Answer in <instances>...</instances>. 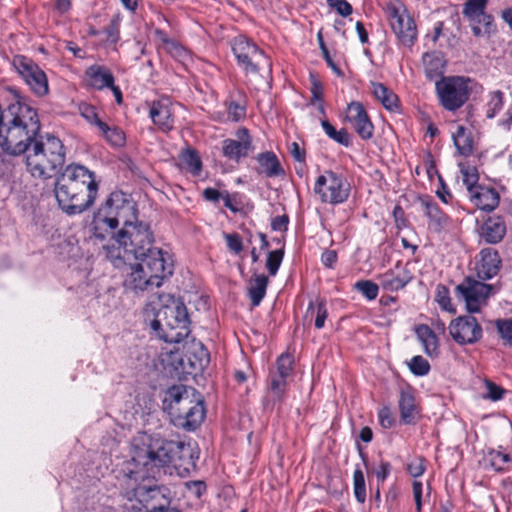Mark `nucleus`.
<instances>
[{
    "label": "nucleus",
    "mask_w": 512,
    "mask_h": 512,
    "mask_svg": "<svg viewBox=\"0 0 512 512\" xmlns=\"http://www.w3.org/2000/svg\"><path fill=\"white\" fill-rule=\"evenodd\" d=\"M112 244L104 245L106 257L119 267L122 260L133 256L138 262L130 265L124 286L133 292L158 288L163 280L173 273L171 254L162 248L154 247V236L150 226L139 221L138 217L130 221L108 237Z\"/></svg>",
    "instance_id": "nucleus-1"
},
{
    "label": "nucleus",
    "mask_w": 512,
    "mask_h": 512,
    "mask_svg": "<svg viewBox=\"0 0 512 512\" xmlns=\"http://www.w3.org/2000/svg\"><path fill=\"white\" fill-rule=\"evenodd\" d=\"M97 191L94 173L79 164L66 166L55 184L58 205L68 215L87 210L94 203Z\"/></svg>",
    "instance_id": "nucleus-2"
},
{
    "label": "nucleus",
    "mask_w": 512,
    "mask_h": 512,
    "mask_svg": "<svg viewBox=\"0 0 512 512\" xmlns=\"http://www.w3.org/2000/svg\"><path fill=\"white\" fill-rule=\"evenodd\" d=\"M189 448L181 442L165 441L143 435L133 442L131 463L125 470L126 475L135 481L145 477L150 468L167 465L178 466Z\"/></svg>",
    "instance_id": "nucleus-3"
},
{
    "label": "nucleus",
    "mask_w": 512,
    "mask_h": 512,
    "mask_svg": "<svg viewBox=\"0 0 512 512\" xmlns=\"http://www.w3.org/2000/svg\"><path fill=\"white\" fill-rule=\"evenodd\" d=\"M36 130L26 152L28 172L35 178L48 179L54 176L65 163L62 141L51 133L44 135Z\"/></svg>",
    "instance_id": "nucleus-4"
},
{
    "label": "nucleus",
    "mask_w": 512,
    "mask_h": 512,
    "mask_svg": "<svg viewBox=\"0 0 512 512\" xmlns=\"http://www.w3.org/2000/svg\"><path fill=\"white\" fill-rule=\"evenodd\" d=\"M138 217V208L133 198L122 191L112 192L94 215V237L107 239L120 224L124 226Z\"/></svg>",
    "instance_id": "nucleus-5"
},
{
    "label": "nucleus",
    "mask_w": 512,
    "mask_h": 512,
    "mask_svg": "<svg viewBox=\"0 0 512 512\" xmlns=\"http://www.w3.org/2000/svg\"><path fill=\"white\" fill-rule=\"evenodd\" d=\"M161 307L155 313L151 327L162 330L159 336L169 343H178L189 334V318L185 305L171 295H160Z\"/></svg>",
    "instance_id": "nucleus-6"
},
{
    "label": "nucleus",
    "mask_w": 512,
    "mask_h": 512,
    "mask_svg": "<svg viewBox=\"0 0 512 512\" xmlns=\"http://www.w3.org/2000/svg\"><path fill=\"white\" fill-rule=\"evenodd\" d=\"M167 400L177 425L193 431L205 418L203 401L195 397L194 390L184 385H175L167 391Z\"/></svg>",
    "instance_id": "nucleus-7"
},
{
    "label": "nucleus",
    "mask_w": 512,
    "mask_h": 512,
    "mask_svg": "<svg viewBox=\"0 0 512 512\" xmlns=\"http://www.w3.org/2000/svg\"><path fill=\"white\" fill-rule=\"evenodd\" d=\"M471 80L463 76L442 77L436 81V92L441 105L449 111L461 108L469 99Z\"/></svg>",
    "instance_id": "nucleus-8"
},
{
    "label": "nucleus",
    "mask_w": 512,
    "mask_h": 512,
    "mask_svg": "<svg viewBox=\"0 0 512 512\" xmlns=\"http://www.w3.org/2000/svg\"><path fill=\"white\" fill-rule=\"evenodd\" d=\"M389 25L399 42L405 46H412L417 40V27L404 4L398 0L387 3L385 7Z\"/></svg>",
    "instance_id": "nucleus-9"
},
{
    "label": "nucleus",
    "mask_w": 512,
    "mask_h": 512,
    "mask_svg": "<svg viewBox=\"0 0 512 512\" xmlns=\"http://www.w3.org/2000/svg\"><path fill=\"white\" fill-rule=\"evenodd\" d=\"M232 50L238 63L247 73H257L261 69L270 70L271 64L263 51L250 42L245 36L234 38Z\"/></svg>",
    "instance_id": "nucleus-10"
},
{
    "label": "nucleus",
    "mask_w": 512,
    "mask_h": 512,
    "mask_svg": "<svg viewBox=\"0 0 512 512\" xmlns=\"http://www.w3.org/2000/svg\"><path fill=\"white\" fill-rule=\"evenodd\" d=\"M349 184L346 179L333 171H326L320 175L315 183L314 191L321 201L330 204H339L349 196Z\"/></svg>",
    "instance_id": "nucleus-11"
},
{
    "label": "nucleus",
    "mask_w": 512,
    "mask_h": 512,
    "mask_svg": "<svg viewBox=\"0 0 512 512\" xmlns=\"http://www.w3.org/2000/svg\"><path fill=\"white\" fill-rule=\"evenodd\" d=\"M455 292L457 298L465 302L467 311L476 313L486 304L487 299L494 292V287L467 277L456 286Z\"/></svg>",
    "instance_id": "nucleus-12"
},
{
    "label": "nucleus",
    "mask_w": 512,
    "mask_h": 512,
    "mask_svg": "<svg viewBox=\"0 0 512 512\" xmlns=\"http://www.w3.org/2000/svg\"><path fill=\"white\" fill-rule=\"evenodd\" d=\"M13 66L37 95H45L48 92L47 76L32 59L16 55L13 58Z\"/></svg>",
    "instance_id": "nucleus-13"
},
{
    "label": "nucleus",
    "mask_w": 512,
    "mask_h": 512,
    "mask_svg": "<svg viewBox=\"0 0 512 512\" xmlns=\"http://www.w3.org/2000/svg\"><path fill=\"white\" fill-rule=\"evenodd\" d=\"M448 329L452 339L460 345L473 344L482 337V327L472 316L457 317Z\"/></svg>",
    "instance_id": "nucleus-14"
},
{
    "label": "nucleus",
    "mask_w": 512,
    "mask_h": 512,
    "mask_svg": "<svg viewBox=\"0 0 512 512\" xmlns=\"http://www.w3.org/2000/svg\"><path fill=\"white\" fill-rule=\"evenodd\" d=\"M3 120L1 125H11L14 128H29L36 126L39 128V120L37 113L31 107L16 103L11 104L7 111L3 112Z\"/></svg>",
    "instance_id": "nucleus-15"
},
{
    "label": "nucleus",
    "mask_w": 512,
    "mask_h": 512,
    "mask_svg": "<svg viewBox=\"0 0 512 512\" xmlns=\"http://www.w3.org/2000/svg\"><path fill=\"white\" fill-rule=\"evenodd\" d=\"M253 150L252 137L249 135L248 130H242L235 139L229 138L222 142L223 156L236 163L248 157Z\"/></svg>",
    "instance_id": "nucleus-16"
},
{
    "label": "nucleus",
    "mask_w": 512,
    "mask_h": 512,
    "mask_svg": "<svg viewBox=\"0 0 512 512\" xmlns=\"http://www.w3.org/2000/svg\"><path fill=\"white\" fill-rule=\"evenodd\" d=\"M33 137L22 134L21 130H0V147L11 155L26 153Z\"/></svg>",
    "instance_id": "nucleus-17"
},
{
    "label": "nucleus",
    "mask_w": 512,
    "mask_h": 512,
    "mask_svg": "<svg viewBox=\"0 0 512 512\" xmlns=\"http://www.w3.org/2000/svg\"><path fill=\"white\" fill-rule=\"evenodd\" d=\"M500 256L494 248H484L478 254L476 263L477 276L488 280L496 276L501 268Z\"/></svg>",
    "instance_id": "nucleus-18"
},
{
    "label": "nucleus",
    "mask_w": 512,
    "mask_h": 512,
    "mask_svg": "<svg viewBox=\"0 0 512 512\" xmlns=\"http://www.w3.org/2000/svg\"><path fill=\"white\" fill-rule=\"evenodd\" d=\"M412 278L413 276L407 269L406 265L397 264L395 268L380 275L379 281L384 290L395 292L403 289L409 282H411Z\"/></svg>",
    "instance_id": "nucleus-19"
},
{
    "label": "nucleus",
    "mask_w": 512,
    "mask_h": 512,
    "mask_svg": "<svg viewBox=\"0 0 512 512\" xmlns=\"http://www.w3.org/2000/svg\"><path fill=\"white\" fill-rule=\"evenodd\" d=\"M175 108L176 105L169 97H161L152 102L149 115L155 125L171 127Z\"/></svg>",
    "instance_id": "nucleus-20"
},
{
    "label": "nucleus",
    "mask_w": 512,
    "mask_h": 512,
    "mask_svg": "<svg viewBox=\"0 0 512 512\" xmlns=\"http://www.w3.org/2000/svg\"><path fill=\"white\" fill-rule=\"evenodd\" d=\"M257 161L256 171L260 175L267 178L282 177L285 175V170L277 157L272 151H265L257 154L255 157Z\"/></svg>",
    "instance_id": "nucleus-21"
},
{
    "label": "nucleus",
    "mask_w": 512,
    "mask_h": 512,
    "mask_svg": "<svg viewBox=\"0 0 512 512\" xmlns=\"http://www.w3.org/2000/svg\"><path fill=\"white\" fill-rule=\"evenodd\" d=\"M469 198L475 206L484 211L494 210L500 200L499 193L493 187L481 185L469 194Z\"/></svg>",
    "instance_id": "nucleus-22"
},
{
    "label": "nucleus",
    "mask_w": 512,
    "mask_h": 512,
    "mask_svg": "<svg viewBox=\"0 0 512 512\" xmlns=\"http://www.w3.org/2000/svg\"><path fill=\"white\" fill-rule=\"evenodd\" d=\"M398 406L402 422L405 424L414 423L419 414V407L413 389L407 387L400 391Z\"/></svg>",
    "instance_id": "nucleus-23"
},
{
    "label": "nucleus",
    "mask_w": 512,
    "mask_h": 512,
    "mask_svg": "<svg viewBox=\"0 0 512 512\" xmlns=\"http://www.w3.org/2000/svg\"><path fill=\"white\" fill-rule=\"evenodd\" d=\"M452 139L458 154L467 157L477 149L480 133L477 130H457Z\"/></svg>",
    "instance_id": "nucleus-24"
},
{
    "label": "nucleus",
    "mask_w": 512,
    "mask_h": 512,
    "mask_svg": "<svg viewBox=\"0 0 512 512\" xmlns=\"http://www.w3.org/2000/svg\"><path fill=\"white\" fill-rule=\"evenodd\" d=\"M506 234V225L501 217H489L480 227V236L487 243L496 244Z\"/></svg>",
    "instance_id": "nucleus-25"
},
{
    "label": "nucleus",
    "mask_w": 512,
    "mask_h": 512,
    "mask_svg": "<svg viewBox=\"0 0 512 512\" xmlns=\"http://www.w3.org/2000/svg\"><path fill=\"white\" fill-rule=\"evenodd\" d=\"M87 81L95 89H103L112 86L114 77L111 71L100 65H93L86 70Z\"/></svg>",
    "instance_id": "nucleus-26"
},
{
    "label": "nucleus",
    "mask_w": 512,
    "mask_h": 512,
    "mask_svg": "<svg viewBox=\"0 0 512 512\" xmlns=\"http://www.w3.org/2000/svg\"><path fill=\"white\" fill-rule=\"evenodd\" d=\"M415 333L424 352L431 357L437 356L439 352L438 339L432 329L428 325L421 324L415 328Z\"/></svg>",
    "instance_id": "nucleus-27"
},
{
    "label": "nucleus",
    "mask_w": 512,
    "mask_h": 512,
    "mask_svg": "<svg viewBox=\"0 0 512 512\" xmlns=\"http://www.w3.org/2000/svg\"><path fill=\"white\" fill-rule=\"evenodd\" d=\"M345 121L354 128H366L372 125L363 105L359 102H352L348 105Z\"/></svg>",
    "instance_id": "nucleus-28"
},
{
    "label": "nucleus",
    "mask_w": 512,
    "mask_h": 512,
    "mask_svg": "<svg viewBox=\"0 0 512 512\" xmlns=\"http://www.w3.org/2000/svg\"><path fill=\"white\" fill-rule=\"evenodd\" d=\"M227 120L239 122L246 116V99L241 91L233 93L227 105Z\"/></svg>",
    "instance_id": "nucleus-29"
},
{
    "label": "nucleus",
    "mask_w": 512,
    "mask_h": 512,
    "mask_svg": "<svg viewBox=\"0 0 512 512\" xmlns=\"http://www.w3.org/2000/svg\"><path fill=\"white\" fill-rule=\"evenodd\" d=\"M423 64L426 76L432 80L442 76L445 69V60L440 53L431 52L423 56Z\"/></svg>",
    "instance_id": "nucleus-30"
},
{
    "label": "nucleus",
    "mask_w": 512,
    "mask_h": 512,
    "mask_svg": "<svg viewBox=\"0 0 512 512\" xmlns=\"http://www.w3.org/2000/svg\"><path fill=\"white\" fill-rule=\"evenodd\" d=\"M268 277L264 274H256L249 282L248 293L254 307L259 306L266 295Z\"/></svg>",
    "instance_id": "nucleus-31"
},
{
    "label": "nucleus",
    "mask_w": 512,
    "mask_h": 512,
    "mask_svg": "<svg viewBox=\"0 0 512 512\" xmlns=\"http://www.w3.org/2000/svg\"><path fill=\"white\" fill-rule=\"evenodd\" d=\"M488 0H468L464 4L463 15L468 20H477L481 17L482 21L489 23V14L485 12L486 4Z\"/></svg>",
    "instance_id": "nucleus-32"
},
{
    "label": "nucleus",
    "mask_w": 512,
    "mask_h": 512,
    "mask_svg": "<svg viewBox=\"0 0 512 512\" xmlns=\"http://www.w3.org/2000/svg\"><path fill=\"white\" fill-rule=\"evenodd\" d=\"M371 85L373 95L386 109L393 110L397 107L398 97L395 93L382 83L373 82Z\"/></svg>",
    "instance_id": "nucleus-33"
},
{
    "label": "nucleus",
    "mask_w": 512,
    "mask_h": 512,
    "mask_svg": "<svg viewBox=\"0 0 512 512\" xmlns=\"http://www.w3.org/2000/svg\"><path fill=\"white\" fill-rule=\"evenodd\" d=\"M181 165L192 175L198 176L202 171V161L197 151L187 148L180 154Z\"/></svg>",
    "instance_id": "nucleus-34"
},
{
    "label": "nucleus",
    "mask_w": 512,
    "mask_h": 512,
    "mask_svg": "<svg viewBox=\"0 0 512 512\" xmlns=\"http://www.w3.org/2000/svg\"><path fill=\"white\" fill-rule=\"evenodd\" d=\"M484 461L495 471H504L511 462V456L508 453L491 449L486 453Z\"/></svg>",
    "instance_id": "nucleus-35"
},
{
    "label": "nucleus",
    "mask_w": 512,
    "mask_h": 512,
    "mask_svg": "<svg viewBox=\"0 0 512 512\" xmlns=\"http://www.w3.org/2000/svg\"><path fill=\"white\" fill-rule=\"evenodd\" d=\"M435 301L438 303L442 310L450 314L456 313V308L452 303L449 289L445 285L438 284L436 286Z\"/></svg>",
    "instance_id": "nucleus-36"
},
{
    "label": "nucleus",
    "mask_w": 512,
    "mask_h": 512,
    "mask_svg": "<svg viewBox=\"0 0 512 512\" xmlns=\"http://www.w3.org/2000/svg\"><path fill=\"white\" fill-rule=\"evenodd\" d=\"M353 491L356 500L363 504L366 500V483L364 473L360 468H356L353 473Z\"/></svg>",
    "instance_id": "nucleus-37"
},
{
    "label": "nucleus",
    "mask_w": 512,
    "mask_h": 512,
    "mask_svg": "<svg viewBox=\"0 0 512 512\" xmlns=\"http://www.w3.org/2000/svg\"><path fill=\"white\" fill-rule=\"evenodd\" d=\"M470 27L474 36L476 37H489L494 31L493 17L489 15V23L482 21L481 17L477 20H469Z\"/></svg>",
    "instance_id": "nucleus-38"
},
{
    "label": "nucleus",
    "mask_w": 512,
    "mask_h": 512,
    "mask_svg": "<svg viewBox=\"0 0 512 512\" xmlns=\"http://www.w3.org/2000/svg\"><path fill=\"white\" fill-rule=\"evenodd\" d=\"M503 99L504 94L499 90L489 94V100L486 105V116L488 118H493L503 108Z\"/></svg>",
    "instance_id": "nucleus-39"
},
{
    "label": "nucleus",
    "mask_w": 512,
    "mask_h": 512,
    "mask_svg": "<svg viewBox=\"0 0 512 512\" xmlns=\"http://www.w3.org/2000/svg\"><path fill=\"white\" fill-rule=\"evenodd\" d=\"M355 289L361 292L368 300H374L378 296L379 286L370 280L357 281Z\"/></svg>",
    "instance_id": "nucleus-40"
},
{
    "label": "nucleus",
    "mask_w": 512,
    "mask_h": 512,
    "mask_svg": "<svg viewBox=\"0 0 512 512\" xmlns=\"http://www.w3.org/2000/svg\"><path fill=\"white\" fill-rule=\"evenodd\" d=\"M286 388V378L280 376H272L269 386V396L273 401H279Z\"/></svg>",
    "instance_id": "nucleus-41"
},
{
    "label": "nucleus",
    "mask_w": 512,
    "mask_h": 512,
    "mask_svg": "<svg viewBox=\"0 0 512 512\" xmlns=\"http://www.w3.org/2000/svg\"><path fill=\"white\" fill-rule=\"evenodd\" d=\"M294 359L290 354H281L276 362L277 376L287 378L293 369Z\"/></svg>",
    "instance_id": "nucleus-42"
},
{
    "label": "nucleus",
    "mask_w": 512,
    "mask_h": 512,
    "mask_svg": "<svg viewBox=\"0 0 512 512\" xmlns=\"http://www.w3.org/2000/svg\"><path fill=\"white\" fill-rule=\"evenodd\" d=\"M408 365L411 372L416 376H424L430 371L429 362L420 355L414 356Z\"/></svg>",
    "instance_id": "nucleus-43"
},
{
    "label": "nucleus",
    "mask_w": 512,
    "mask_h": 512,
    "mask_svg": "<svg viewBox=\"0 0 512 512\" xmlns=\"http://www.w3.org/2000/svg\"><path fill=\"white\" fill-rule=\"evenodd\" d=\"M284 250L277 249L268 253L266 267L271 276H275L283 260Z\"/></svg>",
    "instance_id": "nucleus-44"
},
{
    "label": "nucleus",
    "mask_w": 512,
    "mask_h": 512,
    "mask_svg": "<svg viewBox=\"0 0 512 512\" xmlns=\"http://www.w3.org/2000/svg\"><path fill=\"white\" fill-rule=\"evenodd\" d=\"M461 173L463 177V183L465 184L469 194L473 192V189H476L480 186L477 184L478 174L475 168L461 166Z\"/></svg>",
    "instance_id": "nucleus-45"
},
{
    "label": "nucleus",
    "mask_w": 512,
    "mask_h": 512,
    "mask_svg": "<svg viewBox=\"0 0 512 512\" xmlns=\"http://www.w3.org/2000/svg\"><path fill=\"white\" fill-rule=\"evenodd\" d=\"M496 327L505 344L512 346V318L497 320Z\"/></svg>",
    "instance_id": "nucleus-46"
},
{
    "label": "nucleus",
    "mask_w": 512,
    "mask_h": 512,
    "mask_svg": "<svg viewBox=\"0 0 512 512\" xmlns=\"http://www.w3.org/2000/svg\"><path fill=\"white\" fill-rule=\"evenodd\" d=\"M101 133L113 147H122L125 144L126 136L123 130H101Z\"/></svg>",
    "instance_id": "nucleus-47"
},
{
    "label": "nucleus",
    "mask_w": 512,
    "mask_h": 512,
    "mask_svg": "<svg viewBox=\"0 0 512 512\" xmlns=\"http://www.w3.org/2000/svg\"><path fill=\"white\" fill-rule=\"evenodd\" d=\"M427 217L436 222L439 226H444L447 223V216L439 209L435 203H426Z\"/></svg>",
    "instance_id": "nucleus-48"
},
{
    "label": "nucleus",
    "mask_w": 512,
    "mask_h": 512,
    "mask_svg": "<svg viewBox=\"0 0 512 512\" xmlns=\"http://www.w3.org/2000/svg\"><path fill=\"white\" fill-rule=\"evenodd\" d=\"M314 309L316 310L315 327L317 329H321L324 327L325 320L328 316L325 301H323V300L319 301L316 304V307H314L313 303H310L308 310H314Z\"/></svg>",
    "instance_id": "nucleus-49"
},
{
    "label": "nucleus",
    "mask_w": 512,
    "mask_h": 512,
    "mask_svg": "<svg viewBox=\"0 0 512 512\" xmlns=\"http://www.w3.org/2000/svg\"><path fill=\"white\" fill-rule=\"evenodd\" d=\"M311 92L313 95V99L316 100V103H313L312 105L316 107V110L319 114L324 113V108L322 104L320 103V99L323 95V87L321 83L314 77L311 76Z\"/></svg>",
    "instance_id": "nucleus-50"
},
{
    "label": "nucleus",
    "mask_w": 512,
    "mask_h": 512,
    "mask_svg": "<svg viewBox=\"0 0 512 512\" xmlns=\"http://www.w3.org/2000/svg\"><path fill=\"white\" fill-rule=\"evenodd\" d=\"M80 110L81 115L87 120V122L90 125H97L98 128H109L101 122L94 107L90 105H84L81 106Z\"/></svg>",
    "instance_id": "nucleus-51"
},
{
    "label": "nucleus",
    "mask_w": 512,
    "mask_h": 512,
    "mask_svg": "<svg viewBox=\"0 0 512 512\" xmlns=\"http://www.w3.org/2000/svg\"><path fill=\"white\" fill-rule=\"evenodd\" d=\"M228 249L234 254H239L243 250L242 239L237 233L224 234Z\"/></svg>",
    "instance_id": "nucleus-52"
},
{
    "label": "nucleus",
    "mask_w": 512,
    "mask_h": 512,
    "mask_svg": "<svg viewBox=\"0 0 512 512\" xmlns=\"http://www.w3.org/2000/svg\"><path fill=\"white\" fill-rule=\"evenodd\" d=\"M196 350V361L192 362L191 365L195 368L202 369L209 362V354L208 351L204 348L201 343L195 345Z\"/></svg>",
    "instance_id": "nucleus-53"
},
{
    "label": "nucleus",
    "mask_w": 512,
    "mask_h": 512,
    "mask_svg": "<svg viewBox=\"0 0 512 512\" xmlns=\"http://www.w3.org/2000/svg\"><path fill=\"white\" fill-rule=\"evenodd\" d=\"M407 470L412 477H420L426 470L425 460L421 457L415 458L408 464Z\"/></svg>",
    "instance_id": "nucleus-54"
},
{
    "label": "nucleus",
    "mask_w": 512,
    "mask_h": 512,
    "mask_svg": "<svg viewBox=\"0 0 512 512\" xmlns=\"http://www.w3.org/2000/svg\"><path fill=\"white\" fill-rule=\"evenodd\" d=\"M327 3L343 17H347L352 13V6L346 0H327Z\"/></svg>",
    "instance_id": "nucleus-55"
},
{
    "label": "nucleus",
    "mask_w": 512,
    "mask_h": 512,
    "mask_svg": "<svg viewBox=\"0 0 512 512\" xmlns=\"http://www.w3.org/2000/svg\"><path fill=\"white\" fill-rule=\"evenodd\" d=\"M378 420L383 428L390 429L394 425L391 409L387 406L381 408L378 412Z\"/></svg>",
    "instance_id": "nucleus-56"
},
{
    "label": "nucleus",
    "mask_w": 512,
    "mask_h": 512,
    "mask_svg": "<svg viewBox=\"0 0 512 512\" xmlns=\"http://www.w3.org/2000/svg\"><path fill=\"white\" fill-rule=\"evenodd\" d=\"M325 132L329 138L344 146H349L351 143V139L347 130H325Z\"/></svg>",
    "instance_id": "nucleus-57"
},
{
    "label": "nucleus",
    "mask_w": 512,
    "mask_h": 512,
    "mask_svg": "<svg viewBox=\"0 0 512 512\" xmlns=\"http://www.w3.org/2000/svg\"><path fill=\"white\" fill-rule=\"evenodd\" d=\"M487 395L486 397L492 401H498L503 397L505 390L493 383L492 381H486Z\"/></svg>",
    "instance_id": "nucleus-58"
},
{
    "label": "nucleus",
    "mask_w": 512,
    "mask_h": 512,
    "mask_svg": "<svg viewBox=\"0 0 512 512\" xmlns=\"http://www.w3.org/2000/svg\"><path fill=\"white\" fill-rule=\"evenodd\" d=\"M392 466L387 461H380L378 467L373 471L378 482H384L390 475Z\"/></svg>",
    "instance_id": "nucleus-59"
},
{
    "label": "nucleus",
    "mask_w": 512,
    "mask_h": 512,
    "mask_svg": "<svg viewBox=\"0 0 512 512\" xmlns=\"http://www.w3.org/2000/svg\"><path fill=\"white\" fill-rule=\"evenodd\" d=\"M318 41H319V45H320V48H321V51H322V54L328 64V66L335 72L337 73L338 75L341 74V71L340 69L336 66V64L333 62L332 58L330 57L329 55V51L327 49V47L325 46V43L322 39V35L321 33H318Z\"/></svg>",
    "instance_id": "nucleus-60"
},
{
    "label": "nucleus",
    "mask_w": 512,
    "mask_h": 512,
    "mask_svg": "<svg viewBox=\"0 0 512 512\" xmlns=\"http://www.w3.org/2000/svg\"><path fill=\"white\" fill-rule=\"evenodd\" d=\"M289 152L296 161H305V151L300 147V145L297 142H292L289 145Z\"/></svg>",
    "instance_id": "nucleus-61"
},
{
    "label": "nucleus",
    "mask_w": 512,
    "mask_h": 512,
    "mask_svg": "<svg viewBox=\"0 0 512 512\" xmlns=\"http://www.w3.org/2000/svg\"><path fill=\"white\" fill-rule=\"evenodd\" d=\"M424 167L426 169L427 175L429 178H432V176L437 173L435 161L431 155V153H427L423 160Z\"/></svg>",
    "instance_id": "nucleus-62"
},
{
    "label": "nucleus",
    "mask_w": 512,
    "mask_h": 512,
    "mask_svg": "<svg viewBox=\"0 0 512 512\" xmlns=\"http://www.w3.org/2000/svg\"><path fill=\"white\" fill-rule=\"evenodd\" d=\"M322 263L326 267H332L337 261V253L334 250H326L321 256Z\"/></svg>",
    "instance_id": "nucleus-63"
},
{
    "label": "nucleus",
    "mask_w": 512,
    "mask_h": 512,
    "mask_svg": "<svg viewBox=\"0 0 512 512\" xmlns=\"http://www.w3.org/2000/svg\"><path fill=\"white\" fill-rule=\"evenodd\" d=\"M288 225V217L286 215L277 216L271 222V227L275 231L286 230Z\"/></svg>",
    "instance_id": "nucleus-64"
}]
</instances>
